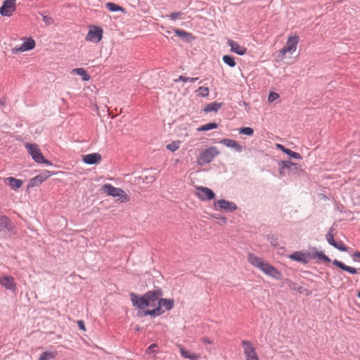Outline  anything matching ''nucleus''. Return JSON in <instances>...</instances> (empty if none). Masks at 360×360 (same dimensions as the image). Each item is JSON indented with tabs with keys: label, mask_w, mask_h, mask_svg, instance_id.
I'll list each match as a JSON object with an SVG mask.
<instances>
[{
	"label": "nucleus",
	"mask_w": 360,
	"mask_h": 360,
	"mask_svg": "<svg viewBox=\"0 0 360 360\" xmlns=\"http://www.w3.org/2000/svg\"><path fill=\"white\" fill-rule=\"evenodd\" d=\"M162 295L163 292L160 288H157L153 290H149L143 295H137L134 292L129 293L132 305L141 310H143V312L146 310V308L149 306L155 307L157 300ZM142 316L144 315L143 314Z\"/></svg>",
	"instance_id": "obj_1"
},
{
	"label": "nucleus",
	"mask_w": 360,
	"mask_h": 360,
	"mask_svg": "<svg viewBox=\"0 0 360 360\" xmlns=\"http://www.w3.org/2000/svg\"><path fill=\"white\" fill-rule=\"evenodd\" d=\"M309 250V251L307 252V257L311 259H318L326 263L332 262L336 267L351 274H356L358 273L357 269L354 267L349 266L336 259L331 261V259L326 255L323 252L319 251L316 247H310Z\"/></svg>",
	"instance_id": "obj_2"
},
{
	"label": "nucleus",
	"mask_w": 360,
	"mask_h": 360,
	"mask_svg": "<svg viewBox=\"0 0 360 360\" xmlns=\"http://www.w3.org/2000/svg\"><path fill=\"white\" fill-rule=\"evenodd\" d=\"M174 301L172 299H166L159 297L156 302V306L153 309H146L143 311L144 316H150L156 317L162 315L165 311L162 307H165L166 310L169 311L174 307Z\"/></svg>",
	"instance_id": "obj_3"
},
{
	"label": "nucleus",
	"mask_w": 360,
	"mask_h": 360,
	"mask_svg": "<svg viewBox=\"0 0 360 360\" xmlns=\"http://www.w3.org/2000/svg\"><path fill=\"white\" fill-rule=\"evenodd\" d=\"M279 168L280 176L285 175V170H287L288 175L299 174L302 171L301 165L298 163L292 162L290 160H281L278 162Z\"/></svg>",
	"instance_id": "obj_4"
},
{
	"label": "nucleus",
	"mask_w": 360,
	"mask_h": 360,
	"mask_svg": "<svg viewBox=\"0 0 360 360\" xmlns=\"http://www.w3.org/2000/svg\"><path fill=\"white\" fill-rule=\"evenodd\" d=\"M219 153L217 147L211 146L200 153L199 156L197 158V163L200 166L209 164Z\"/></svg>",
	"instance_id": "obj_5"
},
{
	"label": "nucleus",
	"mask_w": 360,
	"mask_h": 360,
	"mask_svg": "<svg viewBox=\"0 0 360 360\" xmlns=\"http://www.w3.org/2000/svg\"><path fill=\"white\" fill-rule=\"evenodd\" d=\"M108 195L112 197H118L122 202H126L129 200V196L125 193V191L120 188H116L111 184H106L103 186L102 189Z\"/></svg>",
	"instance_id": "obj_6"
},
{
	"label": "nucleus",
	"mask_w": 360,
	"mask_h": 360,
	"mask_svg": "<svg viewBox=\"0 0 360 360\" xmlns=\"http://www.w3.org/2000/svg\"><path fill=\"white\" fill-rule=\"evenodd\" d=\"M56 173L54 172H51L49 170H44L39 174L35 176L32 178L27 185V189H30L31 188L38 186L41 185L43 182L47 180L50 176L55 175Z\"/></svg>",
	"instance_id": "obj_7"
},
{
	"label": "nucleus",
	"mask_w": 360,
	"mask_h": 360,
	"mask_svg": "<svg viewBox=\"0 0 360 360\" xmlns=\"http://www.w3.org/2000/svg\"><path fill=\"white\" fill-rule=\"evenodd\" d=\"M103 30L101 27L96 25L89 26V30L86 35L85 39L87 41L98 43L103 38Z\"/></svg>",
	"instance_id": "obj_8"
},
{
	"label": "nucleus",
	"mask_w": 360,
	"mask_h": 360,
	"mask_svg": "<svg viewBox=\"0 0 360 360\" xmlns=\"http://www.w3.org/2000/svg\"><path fill=\"white\" fill-rule=\"evenodd\" d=\"M25 147L27 149L28 154L36 163L39 164L41 161H44L43 160L44 156L39 148L37 144L26 143Z\"/></svg>",
	"instance_id": "obj_9"
},
{
	"label": "nucleus",
	"mask_w": 360,
	"mask_h": 360,
	"mask_svg": "<svg viewBox=\"0 0 360 360\" xmlns=\"http://www.w3.org/2000/svg\"><path fill=\"white\" fill-rule=\"evenodd\" d=\"M214 207L216 210H222L228 212H233L238 209L235 202L224 199L214 201Z\"/></svg>",
	"instance_id": "obj_10"
},
{
	"label": "nucleus",
	"mask_w": 360,
	"mask_h": 360,
	"mask_svg": "<svg viewBox=\"0 0 360 360\" xmlns=\"http://www.w3.org/2000/svg\"><path fill=\"white\" fill-rule=\"evenodd\" d=\"M196 195L202 201L212 200L216 197L215 193L212 189L204 186L196 187Z\"/></svg>",
	"instance_id": "obj_11"
},
{
	"label": "nucleus",
	"mask_w": 360,
	"mask_h": 360,
	"mask_svg": "<svg viewBox=\"0 0 360 360\" xmlns=\"http://www.w3.org/2000/svg\"><path fill=\"white\" fill-rule=\"evenodd\" d=\"M15 0H5L0 7V14L4 17H10L16 8Z\"/></svg>",
	"instance_id": "obj_12"
},
{
	"label": "nucleus",
	"mask_w": 360,
	"mask_h": 360,
	"mask_svg": "<svg viewBox=\"0 0 360 360\" xmlns=\"http://www.w3.org/2000/svg\"><path fill=\"white\" fill-rule=\"evenodd\" d=\"M242 345L244 347V354L246 360H259L258 356L255 352V348L249 341L243 340Z\"/></svg>",
	"instance_id": "obj_13"
},
{
	"label": "nucleus",
	"mask_w": 360,
	"mask_h": 360,
	"mask_svg": "<svg viewBox=\"0 0 360 360\" xmlns=\"http://www.w3.org/2000/svg\"><path fill=\"white\" fill-rule=\"evenodd\" d=\"M261 271L276 280H281L283 278L282 273L268 262L264 264Z\"/></svg>",
	"instance_id": "obj_14"
},
{
	"label": "nucleus",
	"mask_w": 360,
	"mask_h": 360,
	"mask_svg": "<svg viewBox=\"0 0 360 360\" xmlns=\"http://www.w3.org/2000/svg\"><path fill=\"white\" fill-rule=\"evenodd\" d=\"M35 41L29 38L27 41H24L19 47L16 46L12 49L13 53H18L19 52H24L26 51L32 50L35 47Z\"/></svg>",
	"instance_id": "obj_15"
},
{
	"label": "nucleus",
	"mask_w": 360,
	"mask_h": 360,
	"mask_svg": "<svg viewBox=\"0 0 360 360\" xmlns=\"http://www.w3.org/2000/svg\"><path fill=\"white\" fill-rule=\"evenodd\" d=\"M14 228L15 226L7 216L0 217V232L7 230L9 233H15Z\"/></svg>",
	"instance_id": "obj_16"
},
{
	"label": "nucleus",
	"mask_w": 360,
	"mask_h": 360,
	"mask_svg": "<svg viewBox=\"0 0 360 360\" xmlns=\"http://www.w3.org/2000/svg\"><path fill=\"white\" fill-rule=\"evenodd\" d=\"M0 283L6 290H10L12 292H15L16 290V285L13 277L11 276H4L0 278Z\"/></svg>",
	"instance_id": "obj_17"
},
{
	"label": "nucleus",
	"mask_w": 360,
	"mask_h": 360,
	"mask_svg": "<svg viewBox=\"0 0 360 360\" xmlns=\"http://www.w3.org/2000/svg\"><path fill=\"white\" fill-rule=\"evenodd\" d=\"M101 155L98 153H90L82 156V160L87 165H95L101 160Z\"/></svg>",
	"instance_id": "obj_18"
},
{
	"label": "nucleus",
	"mask_w": 360,
	"mask_h": 360,
	"mask_svg": "<svg viewBox=\"0 0 360 360\" xmlns=\"http://www.w3.org/2000/svg\"><path fill=\"white\" fill-rule=\"evenodd\" d=\"M298 42L299 37L297 35L291 36L288 38L283 47H285L289 53L292 54L296 51Z\"/></svg>",
	"instance_id": "obj_19"
},
{
	"label": "nucleus",
	"mask_w": 360,
	"mask_h": 360,
	"mask_svg": "<svg viewBox=\"0 0 360 360\" xmlns=\"http://www.w3.org/2000/svg\"><path fill=\"white\" fill-rule=\"evenodd\" d=\"M227 44L231 47V51L232 52H234L239 56H243L247 52V49L245 47L240 46L238 42L232 39H229Z\"/></svg>",
	"instance_id": "obj_20"
},
{
	"label": "nucleus",
	"mask_w": 360,
	"mask_h": 360,
	"mask_svg": "<svg viewBox=\"0 0 360 360\" xmlns=\"http://www.w3.org/2000/svg\"><path fill=\"white\" fill-rule=\"evenodd\" d=\"M4 183L14 191L19 189L23 184L22 180L12 176L6 178L4 179Z\"/></svg>",
	"instance_id": "obj_21"
},
{
	"label": "nucleus",
	"mask_w": 360,
	"mask_h": 360,
	"mask_svg": "<svg viewBox=\"0 0 360 360\" xmlns=\"http://www.w3.org/2000/svg\"><path fill=\"white\" fill-rule=\"evenodd\" d=\"M306 257H308L307 253H304L301 251H296L289 255V258L290 259L300 262L303 264H307L309 262V260Z\"/></svg>",
	"instance_id": "obj_22"
},
{
	"label": "nucleus",
	"mask_w": 360,
	"mask_h": 360,
	"mask_svg": "<svg viewBox=\"0 0 360 360\" xmlns=\"http://www.w3.org/2000/svg\"><path fill=\"white\" fill-rule=\"evenodd\" d=\"M248 262L253 266L257 267L260 270L266 263L263 258L257 257L253 253L248 254Z\"/></svg>",
	"instance_id": "obj_23"
},
{
	"label": "nucleus",
	"mask_w": 360,
	"mask_h": 360,
	"mask_svg": "<svg viewBox=\"0 0 360 360\" xmlns=\"http://www.w3.org/2000/svg\"><path fill=\"white\" fill-rule=\"evenodd\" d=\"M220 143L224 144L228 148H234L237 152H241L243 150V146L240 145L236 141L229 139H224L219 141Z\"/></svg>",
	"instance_id": "obj_24"
},
{
	"label": "nucleus",
	"mask_w": 360,
	"mask_h": 360,
	"mask_svg": "<svg viewBox=\"0 0 360 360\" xmlns=\"http://www.w3.org/2000/svg\"><path fill=\"white\" fill-rule=\"evenodd\" d=\"M174 32L178 37H181L184 40V41L187 43L191 42L195 39V37L191 33L188 32L184 30L174 29Z\"/></svg>",
	"instance_id": "obj_25"
},
{
	"label": "nucleus",
	"mask_w": 360,
	"mask_h": 360,
	"mask_svg": "<svg viewBox=\"0 0 360 360\" xmlns=\"http://www.w3.org/2000/svg\"><path fill=\"white\" fill-rule=\"evenodd\" d=\"M223 106V103H218L217 101L208 103L203 109V111L206 113L210 112H217L219 109Z\"/></svg>",
	"instance_id": "obj_26"
},
{
	"label": "nucleus",
	"mask_w": 360,
	"mask_h": 360,
	"mask_svg": "<svg viewBox=\"0 0 360 360\" xmlns=\"http://www.w3.org/2000/svg\"><path fill=\"white\" fill-rule=\"evenodd\" d=\"M335 229L333 227L329 228L328 233L326 235V239L328 244H330L331 246H334L335 243L337 242L334 239V235H335Z\"/></svg>",
	"instance_id": "obj_27"
},
{
	"label": "nucleus",
	"mask_w": 360,
	"mask_h": 360,
	"mask_svg": "<svg viewBox=\"0 0 360 360\" xmlns=\"http://www.w3.org/2000/svg\"><path fill=\"white\" fill-rule=\"evenodd\" d=\"M181 354L183 357L190 360H198L200 356L197 354L191 353V352L181 348Z\"/></svg>",
	"instance_id": "obj_28"
},
{
	"label": "nucleus",
	"mask_w": 360,
	"mask_h": 360,
	"mask_svg": "<svg viewBox=\"0 0 360 360\" xmlns=\"http://www.w3.org/2000/svg\"><path fill=\"white\" fill-rule=\"evenodd\" d=\"M73 72L82 76L83 81H89L90 79V75L87 73L86 70L82 68H75L72 70Z\"/></svg>",
	"instance_id": "obj_29"
},
{
	"label": "nucleus",
	"mask_w": 360,
	"mask_h": 360,
	"mask_svg": "<svg viewBox=\"0 0 360 360\" xmlns=\"http://www.w3.org/2000/svg\"><path fill=\"white\" fill-rule=\"evenodd\" d=\"M219 124L216 122H209L206 124L202 125L197 129L198 131H206L212 129H217Z\"/></svg>",
	"instance_id": "obj_30"
},
{
	"label": "nucleus",
	"mask_w": 360,
	"mask_h": 360,
	"mask_svg": "<svg viewBox=\"0 0 360 360\" xmlns=\"http://www.w3.org/2000/svg\"><path fill=\"white\" fill-rule=\"evenodd\" d=\"M105 8L108 9L111 12H117V11H124V8L115 3L108 2L105 4Z\"/></svg>",
	"instance_id": "obj_31"
},
{
	"label": "nucleus",
	"mask_w": 360,
	"mask_h": 360,
	"mask_svg": "<svg viewBox=\"0 0 360 360\" xmlns=\"http://www.w3.org/2000/svg\"><path fill=\"white\" fill-rule=\"evenodd\" d=\"M222 60L230 68H234L236 65L235 58L231 55H224Z\"/></svg>",
	"instance_id": "obj_32"
},
{
	"label": "nucleus",
	"mask_w": 360,
	"mask_h": 360,
	"mask_svg": "<svg viewBox=\"0 0 360 360\" xmlns=\"http://www.w3.org/2000/svg\"><path fill=\"white\" fill-rule=\"evenodd\" d=\"M267 240L269 241L271 245H273L274 247H276L278 248H280L279 243L278 242V238L276 235H275V234L268 235Z\"/></svg>",
	"instance_id": "obj_33"
},
{
	"label": "nucleus",
	"mask_w": 360,
	"mask_h": 360,
	"mask_svg": "<svg viewBox=\"0 0 360 360\" xmlns=\"http://www.w3.org/2000/svg\"><path fill=\"white\" fill-rule=\"evenodd\" d=\"M56 354L53 352H44L41 354L39 360H51L54 359Z\"/></svg>",
	"instance_id": "obj_34"
},
{
	"label": "nucleus",
	"mask_w": 360,
	"mask_h": 360,
	"mask_svg": "<svg viewBox=\"0 0 360 360\" xmlns=\"http://www.w3.org/2000/svg\"><path fill=\"white\" fill-rule=\"evenodd\" d=\"M284 153L288 155V157L290 158H294L297 160H301L302 158V155L299 153L294 152L289 148H287Z\"/></svg>",
	"instance_id": "obj_35"
},
{
	"label": "nucleus",
	"mask_w": 360,
	"mask_h": 360,
	"mask_svg": "<svg viewBox=\"0 0 360 360\" xmlns=\"http://www.w3.org/2000/svg\"><path fill=\"white\" fill-rule=\"evenodd\" d=\"M239 133L247 136H252L254 134L252 128L249 127H244L239 129Z\"/></svg>",
	"instance_id": "obj_36"
},
{
	"label": "nucleus",
	"mask_w": 360,
	"mask_h": 360,
	"mask_svg": "<svg viewBox=\"0 0 360 360\" xmlns=\"http://www.w3.org/2000/svg\"><path fill=\"white\" fill-rule=\"evenodd\" d=\"M198 79V77H187L184 75H180L178 79L174 80V82H178L179 81H181L184 82H195Z\"/></svg>",
	"instance_id": "obj_37"
},
{
	"label": "nucleus",
	"mask_w": 360,
	"mask_h": 360,
	"mask_svg": "<svg viewBox=\"0 0 360 360\" xmlns=\"http://www.w3.org/2000/svg\"><path fill=\"white\" fill-rule=\"evenodd\" d=\"M197 92H198V95L202 97H207L209 96L210 90L209 88L205 86H200L197 89Z\"/></svg>",
	"instance_id": "obj_38"
},
{
	"label": "nucleus",
	"mask_w": 360,
	"mask_h": 360,
	"mask_svg": "<svg viewBox=\"0 0 360 360\" xmlns=\"http://www.w3.org/2000/svg\"><path fill=\"white\" fill-rule=\"evenodd\" d=\"M333 247L342 252H347L349 249L342 240L337 241Z\"/></svg>",
	"instance_id": "obj_39"
},
{
	"label": "nucleus",
	"mask_w": 360,
	"mask_h": 360,
	"mask_svg": "<svg viewBox=\"0 0 360 360\" xmlns=\"http://www.w3.org/2000/svg\"><path fill=\"white\" fill-rule=\"evenodd\" d=\"M287 283L291 290H295L299 292H302V286H297V283L292 282L290 280H288Z\"/></svg>",
	"instance_id": "obj_40"
},
{
	"label": "nucleus",
	"mask_w": 360,
	"mask_h": 360,
	"mask_svg": "<svg viewBox=\"0 0 360 360\" xmlns=\"http://www.w3.org/2000/svg\"><path fill=\"white\" fill-rule=\"evenodd\" d=\"M167 149L174 152L179 148V142L173 141L171 143L167 145L166 146Z\"/></svg>",
	"instance_id": "obj_41"
},
{
	"label": "nucleus",
	"mask_w": 360,
	"mask_h": 360,
	"mask_svg": "<svg viewBox=\"0 0 360 360\" xmlns=\"http://www.w3.org/2000/svg\"><path fill=\"white\" fill-rule=\"evenodd\" d=\"M183 15H184V13H182L181 11H179V12L172 13L169 15H167V17L169 18L171 20L174 21L178 18H180Z\"/></svg>",
	"instance_id": "obj_42"
},
{
	"label": "nucleus",
	"mask_w": 360,
	"mask_h": 360,
	"mask_svg": "<svg viewBox=\"0 0 360 360\" xmlns=\"http://www.w3.org/2000/svg\"><path fill=\"white\" fill-rule=\"evenodd\" d=\"M158 347V345L155 344V343H153L152 345H150L146 352L148 354H153V353H156L157 352V348Z\"/></svg>",
	"instance_id": "obj_43"
},
{
	"label": "nucleus",
	"mask_w": 360,
	"mask_h": 360,
	"mask_svg": "<svg viewBox=\"0 0 360 360\" xmlns=\"http://www.w3.org/2000/svg\"><path fill=\"white\" fill-rule=\"evenodd\" d=\"M279 98V94L276 92H271L268 96L269 102H273Z\"/></svg>",
	"instance_id": "obj_44"
},
{
	"label": "nucleus",
	"mask_w": 360,
	"mask_h": 360,
	"mask_svg": "<svg viewBox=\"0 0 360 360\" xmlns=\"http://www.w3.org/2000/svg\"><path fill=\"white\" fill-rule=\"evenodd\" d=\"M42 19L46 25H52L54 22L53 19L48 15H42Z\"/></svg>",
	"instance_id": "obj_45"
},
{
	"label": "nucleus",
	"mask_w": 360,
	"mask_h": 360,
	"mask_svg": "<svg viewBox=\"0 0 360 360\" xmlns=\"http://www.w3.org/2000/svg\"><path fill=\"white\" fill-rule=\"evenodd\" d=\"M77 326L79 327V329L85 331L86 330V328H85V324H84V322L83 321H77Z\"/></svg>",
	"instance_id": "obj_46"
},
{
	"label": "nucleus",
	"mask_w": 360,
	"mask_h": 360,
	"mask_svg": "<svg viewBox=\"0 0 360 360\" xmlns=\"http://www.w3.org/2000/svg\"><path fill=\"white\" fill-rule=\"evenodd\" d=\"M352 257V259L354 261H355V262L358 261V259H360V252H359V251L354 252Z\"/></svg>",
	"instance_id": "obj_47"
},
{
	"label": "nucleus",
	"mask_w": 360,
	"mask_h": 360,
	"mask_svg": "<svg viewBox=\"0 0 360 360\" xmlns=\"http://www.w3.org/2000/svg\"><path fill=\"white\" fill-rule=\"evenodd\" d=\"M276 148L283 153H285V150L288 148L285 147L283 145L279 144V143L276 144Z\"/></svg>",
	"instance_id": "obj_48"
},
{
	"label": "nucleus",
	"mask_w": 360,
	"mask_h": 360,
	"mask_svg": "<svg viewBox=\"0 0 360 360\" xmlns=\"http://www.w3.org/2000/svg\"><path fill=\"white\" fill-rule=\"evenodd\" d=\"M202 341L205 344H212V341L207 337H203Z\"/></svg>",
	"instance_id": "obj_49"
},
{
	"label": "nucleus",
	"mask_w": 360,
	"mask_h": 360,
	"mask_svg": "<svg viewBox=\"0 0 360 360\" xmlns=\"http://www.w3.org/2000/svg\"><path fill=\"white\" fill-rule=\"evenodd\" d=\"M44 161H41L39 164H45L46 165H53L52 162L48 160H46L44 157Z\"/></svg>",
	"instance_id": "obj_50"
},
{
	"label": "nucleus",
	"mask_w": 360,
	"mask_h": 360,
	"mask_svg": "<svg viewBox=\"0 0 360 360\" xmlns=\"http://www.w3.org/2000/svg\"><path fill=\"white\" fill-rule=\"evenodd\" d=\"M288 52V51L285 48L283 47V49H281L280 50V52H279V54L280 56H281L282 57H284V56L285 55V53Z\"/></svg>",
	"instance_id": "obj_51"
},
{
	"label": "nucleus",
	"mask_w": 360,
	"mask_h": 360,
	"mask_svg": "<svg viewBox=\"0 0 360 360\" xmlns=\"http://www.w3.org/2000/svg\"><path fill=\"white\" fill-rule=\"evenodd\" d=\"M220 222L225 224L227 222V219L225 217H220L219 218Z\"/></svg>",
	"instance_id": "obj_52"
},
{
	"label": "nucleus",
	"mask_w": 360,
	"mask_h": 360,
	"mask_svg": "<svg viewBox=\"0 0 360 360\" xmlns=\"http://www.w3.org/2000/svg\"><path fill=\"white\" fill-rule=\"evenodd\" d=\"M6 105V101L0 99V105L3 106Z\"/></svg>",
	"instance_id": "obj_53"
},
{
	"label": "nucleus",
	"mask_w": 360,
	"mask_h": 360,
	"mask_svg": "<svg viewBox=\"0 0 360 360\" xmlns=\"http://www.w3.org/2000/svg\"><path fill=\"white\" fill-rule=\"evenodd\" d=\"M213 217H214V218H216V219H219V218H220V217H219V215H218V214H214V215H213Z\"/></svg>",
	"instance_id": "obj_54"
}]
</instances>
